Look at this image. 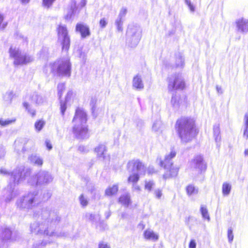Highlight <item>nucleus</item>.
<instances>
[{
    "instance_id": "49",
    "label": "nucleus",
    "mask_w": 248,
    "mask_h": 248,
    "mask_svg": "<svg viewBox=\"0 0 248 248\" xmlns=\"http://www.w3.org/2000/svg\"><path fill=\"white\" fill-rule=\"evenodd\" d=\"M108 20L105 18H101L99 21V26L100 28H105L108 24Z\"/></svg>"
},
{
    "instance_id": "19",
    "label": "nucleus",
    "mask_w": 248,
    "mask_h": 248,
    "mask_svg": "<svg viewBox=\"0 0 248 248\" xmlns=\"http://www.w3.org/2000/svg\"><path fill=\"white\" fill-rule=\"evenodd\" d=\"M76 31L80 33L82 38H85L90 36L91 34L89 27L83 23H78L77 24Z\"/></svg>"
},
{
    "instance_id": "39",
    "label": "nucleus",
    "mask_w": 248,
    "mask_h": 248,
    "mask_svg": "<svg viewBox=\"0 0 248 248\" xmlns=\"http://www.w3.org/2000/svg\"><path fill=\"white\" fill-rule=\"evenodd\" d=\"M200 211L203 218L209 221L210 219L207 209L203 205H201Z\"/></svg>"
},
{
    "instance_id": "64",
    "label": "nucleus",
    "mask_w": 248,
    "mask_h": 248,
    "mask_svg": "<svg viewBox=\"0 0 248 248\" xmlns=\"http://www.w3.org/2000/svg\"><path fill=\"white\" fill-rule=\"evenodd\" d=\"M21 3L23 4H26L29 2L30 0H19Z\"/></svg>"
},
{
    "instance_id": "4",
    "label": "nucleus",
    "mask_w": 248,
    "mask_h": 248,
    "mask_svg": "<svg viewBox=\"0 0 248 248\" xmlns=\"http://www.w3.org/2000/svg\"><path fill=\"white\" fill-rule=\"evenodd\" d=\"M175 127L179 137L183 142H188L195 136V122L193 119L181 118L177 121Z\"/></svg>"
},
{
    "instance_id": "53",
    "label": "nucleus",
    "mask_w": 248,
    "mask_h": 248,
    "mask_svg": "<svg viewBox=\"0 0 248 248\" xmlns=\"http://www.w3.org/2000/svg\"><path fill=\"white\" fill-rule=\"evenodd\" d=\"M154 195L157 199H160L162 195V190L160 189H155L154 191Z\"/></svg>"
},
{
    "instance_id": "57",
    "label": "nucleus",
    "mask_w": 248,
    "mask_h": 248,
    "mask_svg": "<svg viewBox=\"0 0 248 248\" xmlns=\"http://www.w3.org/2000/svg\"><path fill=\"white\" fill-rule=\"evenodd\" d=\"M196 243L194 240H191L189 244V248H196Z\"/></svg>"
},
{
    "instance_id": "44",
    "label": "nucleus",
    "mask_w": 248,
    "mask_h": 248,
    "mask_svg": "<svg viewBox=\"0 0 248 248\" xmlns=\"http://www.w3.org/2000/svg\"><path fill=\"white\" fill-rule=\"evenodd\" d=\"M78 54L79 58L83 64H84L86 61L87 55L86 54L83 52L81 50H78Z\"/></svg>"
},
{
    "instance_id": "1",
    "label": "nucleus",
    "mask_w": 248,
    "mask_h": 248,
    "mask_svg": "<svg viewBox=\"0 0 248 248\" xmlns=\"http://www.w3.org/2000/svg\"><path fill=\"white\" fill-rule=\"evenodd\" d=\"M33 217L38 221L31 224V233L43 234L48 237H53L56 235L53 228L59 222L61 219L57 211L52 210L50 207H44L34 211Z\"/></svg>"
},
{
    "instance_id": "50",
    "label": "nucleus",
    "mask_w": 248,
    "mask_h": 248,
    "mask_svg": "<svg viewBox=\"0 0 248 248\" xmlns=\"http://www.w3.org/2000/svg\"><path fill=\"white\" fill-rule=\"evenodd\" d=\"M55 0H43V4L45 7H50Z\"/></svg>"
},
{
    "instance_id": "38",
    "label": "nucleus",
    "mask_w": 248,
    "mask_h": 248,
    "mask_svg": "<svg viewBox=\"0 0 248 248\" xmlns=\"http://www.w3.org/2000/svg\"><path fill=\"white\" fill-rule=\"evenodd\" d=\"M180 97L176 94L173 95L171 100V104L173 107L177 108L180 106Z\"/></svg>"
},
{
    "instance_id": "40",
    "label": "nucleus",
    "mask_w": 248,
    "mask_h": 248,
    "mask_svg": "<svg viewBox=\"0 0 248 248\" xmlns=\"http://www.w3.org/2000/svg\"><path fill=\"white\" fill-rule=\"evenodd\" d=\"M16 121V119H12L11 120L10 119H4L3 118L0 119V125L1 126L4 127L8 125H10Z\"/></svg>"
},
{
    "instance_id": "3",
    "label": "nucleus",
    "mask_w": 248,
    "mask_h": 248,
    "mask_svg": "<svg viewBox=\"0 0 248 248\" xmlns=\"http://www.w3.org/2000/svg\"><path fill=\"white\" fill-rule=\"evenodd\" d=\"M87 121V114L84 110L79 108H77L73 119V133L76 138L85 139L89 138Z\"/></svg>"
},
{
    "instance_id": "30",
    "label": "nucleus",
    "mask_w": 248,
    "mask_h": 248,
    "mask_svg": "<svg viewBox=\"0 0 248 248\" xmlns=\"http://www.w3.org/2000/svg\"><path fill=\"white\" fill-rule=\"evenodd\" d=\"M144 236L145 238L148 240L156 241L158 239V235L155 234L154 232L151 230L145 231L144 232Z\"/></svg>"
},
{
    "instance_id": "45",
    "label": "nucleus",
    "mask_w": 248,
    "mask_h": 248,
    "mask_svg": "<svg viewBox=\"0 0 248 248\" xmlns=\"http://www.w3.org/2000/svg\"><path fill=\"white\" fill-rule=\"evenodd\" d=\"M155 186V183L153 181H146L145 188L148 191H151L152 188Z\"/></svg>"
},
{
    "instance_id": "51",
    "label": "nucleus",
    "mask_w": 248,
    "mask_h": 248,
    "mask_svg": "<svg viewBox=\"0 0 248 248\" xmlns=\"http://www.w3.org/2000/svg\"><path fill=\"white\" fill-rule=\"evenodd\" d=\"M185 2L186 4L187 5L188 7L189 10L191 12H194L195 11V7L191 3L190 0H185Z\"/></svg>"
},
{
    "instance_id": "27",
    "label": "nucleus",
    "mask_w": 248,
    "mask_h": 248,
    "mask_svg": "<svg viewBox=\"0 0 248 248\" xmlns=\"http://www.w3.org/2000/svg\"><path fill=\"white\" fill-rule=\"evenodd\" d=\"M119 202L122 205L128 207L131 203L130 194L127 193L122 195L119 199Z\"/></svg>"
},
{
    "instance_id": "5",
    "label": "nucleus",
    "mask_w": 248,
    "mask_h": 248,
    "mask_svg": "<svg viewBox=\"0 0 248 248\" xmlns=\"http://www.w3.org/2000/svg\"><path fill=\"white\" fill-rule=\"evenodd\" d=\"M41 202V198L37 191H30L19 197L16 205L20 209L30 210L37 206Z\"/></svg>"
},
{
    "instance_id": "48",
    "label": "nucleus",
    "mask_w": 248,
    "mask_h": 248,
    "mask_svg": "<svg viewBox=\"0 0 248 248\" xmlns=\"http://www.w3.org/2000/svg\"><path fill=\"white\" fill-rule=\"evenodd\" d=\"M161 123L160 120H157L154 122L153 124V129L155 131H157L160 127Z\"/></svg>"
},
{
    "instance_id": "61",
    "label": "nucleus",
    "mask_w": 248,
    "mask_h": 248,
    "mask_svg": "<svg viewBox=\"0 0 248 248\" xmlns=\"http://www.w3.org/2000/svg\"><path fill=\"white\" fill-rule=\"evenodd\" d=\"M133 188L134 189H135L136 190L139 191L140 190V187L136 183L133 184Z\"/></svg>"
},
{
    "instance_id": "13",
    "label": "nucleus",
    "mask_w": 248,
    "mask_h": 248,
    "mask_svg": "<svg viewBox=\"0 0 248 248\" xmlns=\"http://www.w3.org/2000/svg\"><path fill=\"white\" fill-rule=\"evenodd\" d=\"M19 237L17 232H13L10 228L3 226L0 228V248H1V243L12 242L17 241Z\"/></svg>"
},
{
    "instance_id": "14",
    "label": "nucleus",
    "mask_w": 248,
    "mask_h": 248,
    "mask_svg": "<svg viewBox=\"0 0 248 248\" xmlns=\"http://www.w3.org/2000/svg\"><path fill=\"white\" fill-rule=\"evenodd\" d=\"M185 87V83L181 74H174L168 78V89L169 91L183 90Z\"/></svg>"
},
{
    "instance_id": "16",
    "label": "nucleus",
    "mask_w": 248,
    "mask_h": 248,
    "mask_svg": "<svg viewBox=\"0 0 248 248\" xmlns=\"http://www.w3.org/2000/svg\"><path fill=\"white\" fill-rule=\"evenodd\" d=\"M191 167L196 170L199 173L206 170V167L203 163V157L201 155L196 156L191 162Z\"/></svg>"
},
{
    "instance_id": "42",
    "label": "nucleus",
    "mask_w": 248,
    "mask_h": 248,
    "mask_svg": "<svg viewBox=\"0 0 248 248\" xmlns=\"http://www.w3.org/2000/svg\"><path fill=\"white\" fill-rule=\"evenodd\" d=\"M45 123L42 120H39L37 121L34 124L35 128L38 132L41 130L42 128L44 127Z\"/></svg>"
},
{
    "instance_id": "34",
    "label": "nucleus",
    "mask_w": 248,
    "mask_h": 248,
    "mask_svg": "<svg viewBox=\"0 0 248 248\" xmlns=\"http://www.w3.org/2000/svg\"><path fill=\"white\" fill-rule=\"evenodd\" d=\"M186 192L188 195H195L198 193V189L193 185H190L186 187Z\"/></svg>"
},
{
    "instance_id": "58",
    "label": "nucleus",
    "mask_w": 248,
    "mask_h": 248,
    "mask_svg": "<svg viewBox=\"0 0 248 248\" xmlns=\"http://www.w3.org/2000/svg\"><path fill=\"white\" fill-rule=\"evenodd\" d=\"M5 155V150L2 146H0V158Z\"/></svg>"
},
{
    "instance_id": "22",
    "label": "nucleus",
    "mask_w": 248,
    "mask_h": 248,
    "mask_svg": "<svg viewBox=\"0 0 248 248\" xmlns=\"http://www.w3.org/2000/svg\"><path fill=\"white\" fill-rule=\"evenodd\" d=\"M132 86L138 90H141L144 88V84L140 76L138 75L133 78Z\"/></svg>"
},
{
    "instance_id": "31",
    "label": "nucleus",
    "mask_w": 248,
    "mask_h": 248,
    "mask_svg": "<svg viewBox=\"0 0 248 248\" xmlns=\"http://www.w3.org/2000/svg\"><path fill=\"white\" fill-rule=\"evenodd\" d=\"M72 94V93L71 91L68 92L65 98V101L63 102L61 100L60 101L61 113L62 116H64L67 108L66 102L68 101L69 97L71 96Z\"/></svg>"
},
{
    "instance_id": "23",
    "label": "nucleus",
    "mask_w": 248,
    "mask_h": 248,
    "mask_svg": "<svg viewBox=\"0 0 248 248\" xmlns=\"http://www.w3.org/2000/svg\"><path fill=\"white\" fill-rule=\"evenodd\" d=\"M28 159L31 163L39 167L42 166L43 164V158L36 154H32L30 155Z\"/></svg>"
},
{
    "instance_id": "6",
    "label": "nucleus",
    "mask_w": 248,
    "mask_h": 248,
    "mask_svg": "<svg viewBox=\"0 0 248 248\" xmlns=\"http://www.w3.org/2000/svg\"><path fill=\"white\" fill-rule=\"evenodd\" d=\"M54 76L69 78L71 74V63L68 58L59 59L50 64Z\"/></svg>"
},
{
    "instance_id": "63",
    "label": "nucleus",
    "mask_w": 248,
    "mask_h": 248,
    "mask_svg": "<svg viewBox=\"0 0 248 248\" xmlns=\"http://www.w3.org/2000/svg\"><path fill=\"white\" fill-rule=\"evenodd\" d=\"M110 215H111V212L109 211L106 212L105 213V216H106V217L107 219L110 216Z\"/></svg>"
},
{
    "instance_id": "18",
    "label": "nucleus",
    "mask_w": 248,
    "mask_h": 248,
    "mask_svg": "<svg viewBox=\"0 0 248 248\" xmlns=\"http://www.w3.org/2000/svg\"><path fill=\"white\" fill-rule=\"evenodd\" d=\"M235 24L237 31L242 33L248 32V20L244 18L236 20Z\"/></svg>"
},
{
    "instance_id": "20",
    "label": "nucleus",
    "mask_w": 248,
    "mask_h": 248,
    "mask_svg": "<svg viewBox=\"0 0 248 248\" xmlns=\"http://www.w3.org/2000/svg\"><path fill=\"white\" fill-rule=\"evenodd\" d=\"M95 152L97 154V157L101 160H105L107 157L106 147L104 144H99L94 149Z\"/></svg>"
},
{
    "instance_id": "41",
    "label": "nucleus",
    "mask_w": 248,
    "mask_h": 248,
    "mask_svg": "<svg viewBox=\"0 0 248 248\" xmlns=\"http://www.w3.org/2000/svg\"><path fill=\"white\" fill-rule=\"evenodd\" d=\"M24 107L28 110V112L32 116H34L36 114L35 109L30 107V105L27 102H24L23 104Z\"/></svg>"
},
{
    "instance_id": "17",
    "label": "nucleus",
    "mask_w": 248,
    "mask_h": 248,
    "mask_svg": "<svg viewBox=\"0 0 248 248\" xmlns=\"http://www.w3.org/2000/svg\"><path fill=\"white\" fill-rule=\"evenodd\" d=\"M60 235L56 232V235L53 237H48L44 236L43 240H40L35 242L32 246V248H44L48 244L52 243L54 240V238L60 236Z\"/></svg>"
},
{
    "instance_id": "9",
    "label": "nucleus",
    "mask_w": 248,
    "mask_h": 248,
    "mask_svg": "<svg viewBox=\"0 0 248 248\" xmlns=\"http://www.w3.org/2000/svg\"><path fill=\"white\" fill-rule=\"evenodd\" d=\"M10 57L14 59L15 65L27 64L33 61V58L29 54L22 52L18 48L11 46L9 50Z\"/></svg>"
},
{
    "instance_id": "62",
    "label": "nucleus",
    "mask_w": 248,
    "mask_h": 248,
    "mask_svg": "<svg viewBox=\"0 0 248 248\" xmlns=\"http://www.w3.org/2000/svg\"><path fill=\"white\" fill-rule=\"evenodd\" d=\"M216 89H217V93H222V90L221 87L220 86L217 85L216 86Z\"/></svg>"
},
{
    "instance_id": "59",
    "label": "nucleus",
    "mask_w": 248,
    "mask_h": 248,
    "mask_svg": "<svg viewBox=\"0 0 248 248\" xmlns=\"http://www.w3.org/2000/svg\"><path fill=\"white\" fill-rule=\"evenodd\" d=\"M78 150L81 152H86L88 151V150L86 149V147L83 145H80L78 147Z\"/></svg>"
},
{
    "instance_id": "25",
    "label": "nucleus",
    "mask_w": 248,
    "mask_h": 248,
    "mask_svg": "<svg viewBox=\"0 0 248 248\" xmlns=\"http://www.w3.org/2000/svg\"><path fill=\"white\" fill-rule=\"evenodd\" d=\"M31 99L32 102L37 104H41L43 103L46 100L44 97L39 94L36 92L32 93L31 96Z\"/></svg>"
},
{
    "instance_id": "54",
    "label": "nucleus",
    "mask_w": 248,
    "mask_h": 248,
    "mask_svg": "<svg viewBox=\"0 0 248 248\" xmlns=\"http://www.w3.org/2000/svg\"><path fill=\"white\" fill-rule=\"evenodd\" d=\"M98 248H110V247L107 243L102 241L99 243Z\"/></svg>"
},
{
    "instance_id": "29",
    "label": "nucleus",
    "mask_w": 248,
    "mask_h": 248,
    "mask_svg": "<svg viewBox=\"0 0 248 248\" xmlns=\"http://www.w3.org/2000/svg\"><path fill=\"white\" fill-rule=\"evenodd\" d=\"M213 133L215 141L217 143V145H218V144L220 143L221 140L220 131L218 124H216L214 125Z\"/></svg>"
},
{
    "instance_id": "7",
    "label": "nucleus",
    "mask_w": 248,
    "mask_h": 248,
    "mask_svg": "<svg viewBox=\"0 0 248 248\" xmlns=\"http://www.w3.org/2000/svg\"><path fill=\"white\" fill-rule=\"evenodd\" d=\"M127 170L129 172H133L128 178V182L136 183L139 180L140 175H144L146 171V168L139 160H132L127 164Z\"/></svg>"
},
{
    "instance_id": "24",
    "label": "nucleus",
    "mask_w": 248,
    "mask_h": 248,
    "mask_svg": "<svg viewBox=\"0 0 248 248\" xmlns=\"http://www.w3.org/2000/svg\"><path fill=\"white\" fill-rule=\"evenodd\" d=\"M78 10V7L75 1H72L70 3L69 8L67 10V13L65 16V19L68 20L74 16Z\"/></svg>"
},
{
    "instance_id": "26",
    "label": "nucleus",
    "mask_w": 248,
    "mask_h": 248,
    "mask_svg": "<svg viewBox=\"0 0 248 248\" xmlns=\"http://www.w3.org/2000/svg\"><path fill=\"white\" fill-rule=\"evenodd\" d=\"M175 67L182 68L185 65V59L180 52L175 54Z\"/></svg>"
},
{
    "instance_id": "2",
    "label": "nucleus",
    "mask_w": 248,
    "mask_h": 248,
    "mask_svg": "<svg viewBox=\"0 0 248 248\" xmlns=\"http://www.w3.org/2000/svg\"><path fill=\"white\" fill-rule=\"evenodd\" d=\"M31 170L23 166L17 167L11 174V177L8 180L7 187L3 191V197L6 203L12 201L16 196L15 187L22 182L26 177L30 175Z\"/></svg>"
},
{
    "instance_id": "32",
    "label": "nucleus",
    "mask_w": 248,
    "mask_h": 248,
    "mask_svg": "<svg viewBox=\"0 0 248 248\" xmlns=\"http://www.w3.org/2000/svg\"><path fill=\"white\" fill-rule=\"evenodd\" d=\"M16 97V94L12 90L8 91L3 95L4 100L9 103H11L13 99Z\"/></svg>"
},
{
    "instance_id": "52",
    "label": "nucleus",
    "mask_w": 248,
    "mask_h": 248,
    "mask_svg": "<svg viewBox=\"0 0 248 248\" xmlns=\"http://www.w3.org/2000/svg\"><path fill=\"white\" fill-rule=\"evenodd\" d=\"M16 169H15L12 172H9L8 171H7L4 168H1L0 169V174H3V175H9L10 177H11V174L13 172V171L16 170ZM11 177L9 178V179Z\"/></svg>"
},
{
    "instance_id": "37",
    "label": "nucleus",
    "mask_w": 248,
    "mask_h": 248,
    "mask_svg": "<svg viewBox=\"0 0 248 248\" xmlns=\"http://www.w3.org/2000/svg\"><path fill=\"white\" fill-rule=\"evenodd\" d=\"M222 194L224 196L229 195L231 190V185L228 183H224L222 185Z\"/></svg>"
},
{
    "instance_id": "46",
    "label": "nucleus",
    "mask_w": 248,
    "mask_h": 248,
    "mask_svg": "<svg viewBox=\"0 0 248 248\" xmlns=\"http://www.w3.org/2000/svg\"><path fill=\"white\" fill-rule=\"evenodd\" d=\"M79 199L80 203L82 205V206L85 207L87 205L88 203V201L87 198H85L83 194H81L80 196Z\"/></svg>"
},
{
    "instance_id": "33",
    "label": "nucleus",
    "mask_w": 248,
    "mask_h": 248,
    "mask_svg": "<svg viewBox=\"0 0 248 248\" xmlns=\"http://www.w3.org/2000/svg\"><path fill=\"white\" fill-rule=\"evenodd\" d=\"M96 101L97 98L95 96L91 97L90 104L91 107L92 114L94 117H96L97 116V114L95 113Z\"/></svg>"
},
{
    "instance_id": "28",
    "label": "nucleus",
    "mask_w": 248,
    "mask_h": 248,
    "mask_svg": "<svg viewBox=\"0 0 248 248\" xmlns=\"http://www.w3.org/2000/svg\"><path fill=\"white\" fill-rule=\"evenodd\" d=\"M118 191V186L114 185L108 186L105 190V195L108 197H111L115 195Z\"/></svg>"
},
{
    "instance_id": "21",
    "label": "nucleus",
    "mask_w": 248,
    "mask_h": 248,
    "mask_svg": "<svg viewBox=\"0 0 248 248\" xmlns=\"http://www.w3.org/2000/svg\"><path fill=\"white\" fill-rule=\"evenodd\" d=\"M27 141H29V140L24 139H20L15 140V149L18 153L20 151L22 152H24L25 151L26 149L25 148V144Z\"/></svg>"
},
{
    "instance_id": "60",
    "label": "nucleus",
    "mask_w": 248,
    "mask_h": 248,
    "mask_svg": "<svg viewBox=\"0 0 248 248\" xmlns=\"http://www.w3.org/2000/svg\"><path fill=\"white\" fill-rule=\"evenodd\" d=\"M45 143L46 146V148L48 150H50L52 148V146L51 145V144L49 142V140H46L45 141Z\"/></svg>"
},
{
    "instance_id": "36",
    "label": "nucleus",
    "mask_w": 248,
    "mask_h": 248,
    "mask_svg": "<svg viewBox=\"0 0 248 248\" xmlns=\"http://www.w3.org/2000/svg\"><path fill=\"white\" fill-rule=\"evenodd\" d=\"M243 136L246 139H248V114L246 113L244 117V130Z\"/></svg>"
},
{
    "instance_id": "35",
    "label": "nucleus",
    "mask_w": 248,
    "mask_h": 248,
    "mask_svg": "<svg viewBox=\"0 0 248 248\" xmlns=\"http://www.w3.org/2000/svg\"><path fill=\"white\" fill-rule=\"evenodd\" d=\"M85 216L87 219L92 222H96L100 219V216L98 214L87 213Z\"/></svg>"
},
{
    "instance_id": "15",
    "label": "nucleus",
    "mask_w": 248,
    "mask_h": 248,
    "mask_svg": "<svg viewBox=\"0 0 248 248\" xmlns=\"http://www.w3.org/2000/svg\"><path fill=\"white\" fill-rule=\"evenodd\" d=\"M127 13V9L125 7H123L119 13L118 16L115 21V25L116 26L118 31L121 32L123 30V25L124 20V17Z\"/></svg>"
},
{
    "instance_id": "10",
    "label": "nucleus",
    "mask_w": 248,
    "mask_h": 248,
    "mask_svg": "<svg viewBox=\"0 0 248 248\" xmlns=\"http://www.w3.org/2000/svg\"><path fill=\"white\" fill-rule=\"evenodd\" d=\"M142 31L140 26L129 25L126 32V43L131 47H134L139 44L141 37Z\"/></svg>"
},
{
    "instance_id": "55",
    "label": "nucleus",
    "mask_w": 248,
    "mask_h": 248,
    "mask_svg": "<svg viewBox=\"0 0 248 248\" xmlns=\"http://www.w3.org/2000/svg\"><path fill=\"white\" fill-rule=\"evenodd\" d=\"M51 196V193L49 192H47L46 194H44L43 198L41 199V202L42 201H46L49 198H50Z\"/></svg>"
},
{
    "instance_id": "8",
    "label": "nucleus",
    "mask_w": 248,
    "mask_h": 248,
    "mask_svg": "<svg viewBox=\"0 0 248 248\" xmlns=\"http://www.w3.org/2000/svg\"><path fill=\"white\" fill-rule=\"evenodd\" d=\"M176 155V152L172 150L170 153L166 155L164 161H162L161 158H157V161H159L161 167L167 170L163 175L165 179L170 177H175L177 176L178 171V168L172 166V158Z\"/></svg>"
},
{
    "instance_id": "56",
    "label": "nucleus",
    "mask_w": 248,
    "mask_h": 248,
    "mask_svg": "<svg viewBox=\"0 0 248 248\" xmlns=\"http://www.w3.org/2000/svg\"><path fill=\"white\" fill-rule=\"evenodd\" d=\"M3 20V16L2 15L0 14V30H3L6 24H2L1 25V23L2 22Z\"/></svg>"
},
{
    "instance_id": "12",
    "label": "nucleus",
    "mask_w": 248,
    "mask_h": 248,
    "mask_svg": "<svg viewBox=\"0 0 248 248\" xmlns=\"http://www.w3.org/2000/svg\"><path fill=\"white\" fill-rule=\"evenodd\" d=\"M53 178L50 173L46 171H39L36 175L32 176L28 180L31 186L48 184L52 181Z\"/></svg>"
},
{
    "instance_id": "43",
    "label": "nucleus",
    "mask_w": 248,
    "mask_h": 248,
    "mask_svg": "<svg viewBox=\"0 0 248 248\" xmlns=\"http://www.w3.org/2000/svg\"><path fill=\"white\" fill-rule=\"evenodd\" d=\"M57 89H58V96H59L60 98H61L62 94V92L65 89L64 83H61L58 84V85L57 86Z\"/></svg>"
},
{
    "instance_id": "47",
    "label": "nucleus",
    "mask_w": 248,
    "mask_h": 248,
    "mask_svg": "<svg viewBox=\"0 0 248 248\" xmlns=\"http://www.w3.org/2000/svg\"><path fill=\"white\" fill-rule=\"evenodd\" d=\"M227 235H228V241L230 243H231L233 239L232 229L231 227L229 228L228 230Z\"/></svg>"
},
{
    "instance_id": "11",
    "label": "nucleus",
    "mask_w": 248,
    "mask_h": 248,
    "mask_svg": "<svg viewBox=\"0 0 248 248\" xmlns=\"http://www.w3.org/2000/svg\"><path fill=\"white\" fill-rule=\"evenodd\" d=\"M58 40L62 46V50L67 52L70 46V39L67 27L64 25H60L57 28Z\"/></svg>"
}]
</instances>
